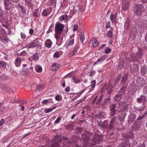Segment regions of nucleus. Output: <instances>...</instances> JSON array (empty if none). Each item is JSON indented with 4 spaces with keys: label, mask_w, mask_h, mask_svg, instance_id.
<instances>
[{
    "label": "nucleus",
    "mask_w": 147,
    "mask_h": 147,
    "mask_svg": "<svg viewBox=\"0 0 147 147\" xmlns=\"http://www.w3.org/2000/svg\"><path fill=\"white\" fill-rule=\"evenodd\" d=\"M116 111L111 110L110 115L111 120L109 125L105 124L101 121L98 123V125L101 127L104 128L109 127L110 129H114L115 126V121L117 120V118L116 116H115L116 115Z\"/></svg>",
    "instance_id": "f257e3e1"
},
{
    "label": "nucleus",
    "mask_w": 147,
    "mask_h": 147,
    "mask_svg": "<svg viewBox=\"0 0 147 147\" xmlns=\"http://www.w3.org/2000/svg\"><path fill=\"white\" fill-rule=\"evenodd\" d=\"M103 139V136L101 135V132L99 131H96L95 134L91 140L90 144L94 145L92 147H102V146L95 145L96 144H99Z\"/></svg>",
    "instance_id": "f03ea898"
},
{
    "label": "nucleus",
    "mask_w": 147,
    "mask_h": 147,
    "mask_svg": "<svg viewBox=\"0 0 147 147\" xmlns=\"http://www.w3.org/2000/svg\"><path fill=\"white\" fill-rule=\"evenodd\" d=\"M65 25L57 22L55 24V36L58 42L60 38V36L62 33L65 27Z\"/></svg>",
    "instance_id": "7ed1b4c3"
},
{
    "label": "nucleus",
    "mask_w": 147,
    "mask_h": 147,
    "mask_svg": "<svg viewBox=\"0 0 147 147\" xmlns=\"http://www.w3.org/2000/svg\"><path fill=\"white\" fill-rule=\"evenodd\" d=\"M145 9L143 4H135L133 7L134 13L138 15H141L144 11Z\"/></svg>",
    "instance_id": "20e7f679"
},
{
    "label": "nucleus",
    "mask_w": 147,
    "mask_h": 147,
    "mask_svg": "<svg viewBox=\"0 0 147 147\" xmlns=\"http://www.w3.org/2000/svg\"><path fill=\"white\" fill-rule=\"evenodd\" d=\"M143 56L142 53L141 51L137 53H132L130 55L129 61L132 62H139Z\"/></svg>",
    "instance_id": "39448f33"
},
{
    "label": "nucleus",
    "mask_w": 147,
    "mask_h": 147,
    "mask_svg": "<svg viewBox=\"0 0 147 147\" xmlns=\"http://www.w3.org/2000/svg\"><path fill=\"white\" fill-rule=\"evenodd\" d=\"M62 139L61 137L59 135H57L54 138V142L51 145V147H60L61 142Z\"/></svg>",
    "instance_id": "423d86ee"
},
{
    "label": "nucleus",
    "mask_w": 147,
    "mask_h": 147,
    "mask_svg": "<svg viewBox=\"0 0 147 147\" xmlns=\"http://www.w3.org/2000/svg\"><path fill=\"white\" fill-rule=\"evenodd\" d=\"M74 34L73 35L67 40L65 44L66 48L68 49H71L74 43Z\"/></svg>",
    "instance_id": "0eeeda50"
},
{
    "label": "nucleus",
    "mask_w": 147,
    "mask_h": 147,
    "mask_svg": "<svg viewBox=\"0 0 147 147\" xmlns=\"http://www.w3.org/2000/svg\"><path fill=\"white\" fill-rule=\"evenodd\" d=\"M127 112V111L126 110V108H124L123 110L119 112L118 118L120 121L122 122L124 120L126 115Z\"/></svg>",
    "instance_id": "6e6552de"
},
{
    "label": "nucleus",
    "mask_w": 147,
    "mask_h": 147,
    "mask_svg": "<svg viewBox=\"0 0 147 147\" xmlns=\"http://www.w3.org/2000/svg\"><path fill=\"white\" fill-rule=\"evenodd\" d=\"M137 102L139 103H141L142 102L143 105H145L147 102L146 96L143 95H141L140 97L137 98Z\"/></svg>",
    "instance_id": "1a4fd4ad"
},
{
    "label": "nucleus",
    "mask_w": 147,
    "mask_h": 147,
    "mask_svg": "<svg viewBox=\"0 0 147 147\" xmlns=\"http://www.w3.org/2000/svg\"><path fill=\"white\" fill-rule=\"evenodd\" d=\"M80 45L79 43L76 45L73 51L69 53V56H73L75 55H77L78 53L80 51Z\"/></svg>",
    "instance_id": "9d476101"
},
{
    "label": "nucleus",
    "mask_w": 147,
    "mask_h": 147,
    "mask_svg": "<svg viewBox=\"0 0 147 147\" xmlns=\"http://www.w3.org/2000/svg\"><path fill=\"white\" fill-rule=\"evenodd\" d=\"M134 124L135 125V127L136 129L138 130H140L142 126H143L142 121L139 120H137V119H136L135 121Z\"/></svg>",
    "instance_id": "9b49d317"
},
{
    "label": "nucleus",
    "mask_w": 147,
    "mask_h": 147,
    "mask_svg": "<svg viewBox=\"0 0 147 147\" xmlns=\"http://www.w3.org/2000/svg\"><path fill=\"white\" fill-rule=\"evenodd\" d=\"M130 68V71L131 72L135 73L138 71L139 69V65L136 64L134 63L131 65Z\"/></svg>",
    "instance_id": "f8f14e48"
},
{
    "label": "nucleus",
    "mask_w": 147,
    "mask_h": 147,
    "mask_svg": "<svg viewBox=\"0 0 147 147\" xmlns=\"http://www.w3.org/2000/svg\"><path fill=\"white\" fill-rule=\"evenodd\" d=\"M4 4L5 6V9L7 13H10L9 10L11 8L10 3L7 0H4Z\"/></svg>",
    "instance_id": "ddd939ff"
},
{
    "label": "nucleus",
    "mask_w": 147,
    "mask_h": 147,
    "mask_svg": "<svg viewBox=\"0 0 147 147\" xmlns=\"http://www.w3.org/2000/svg\"><path fill=\"white\" fill-rule=\"evenodd\" d=\"M137 116L133 114H130L128 117V122L130 123H131L135 120Z\"/></svg>",
    "instance_id": "4468645a"
},
{
    "label": "nucleus",
    "mask_w": 147,
    "mask_h": 147,
    "mask_svg": "<svg viewBox=\"0 0 147 147\" xmlns=\"http://www.w3.org/2000/svg\"><path fill=\"white\" fill-rule=\"evenodd\" d=\"M117 17L116 15L111 14L110 16V19L112 24H116L117 23Z\"/></svg>",
    "instance_id": "2eb2a0df"
},
{
    "label": "nucleus",
    "mask_w": 147,
    "mask_h": 147,
    "mask_svg": "<svg viewBox=\"0 0 147 147\" xmlns=\"http://www.w3.org/2000/svg\"><path fill=\"white\" fill-rule=\"evenodd\" d=\"M90 43L91 44V45L93 47H96L98 44V42L97 41L96 39L94 38L91 39Z\"/></svg>",
    "instance_id": "dca6fc26"
},
{
    "label": "nucleus",
    "mask_w": 147,
    "mask_h": 147,
    "mask_svg": "<svg viewBox=\"0 0 147 147\" xmlns=\"http://www.w3.org/2000/svg\"><path fill=\"white\" fill-rule=\"evenodd\" d=\"M111 102V99L110 98L105 99L103 102V104L102 105V106L103 108H105L107 105H109Z\"/></svg>",
    "instance_id": "f3484780"
},
{
    "label": "nucleus",
    "mask_w": 147,
    "mask_h": 147,
    "mask_svg": "<svg viewBox=\"0 0 147 147\" xmlns=\"http://www.w3.org/2000/svg\"><path fill=\"white\" fill-rule=\"evenodd\" d=\"M96 84V81L95 80H93L91 82V85L90 86H89V87L91 86L89 91V92H92L94 90Z\"/></svg>",
    "instance_id": "a211bd4d"
},
{
    "label": "nucleus",
    "mask_w": 147,
    "mask_h": 147,
    "mask_svg": "<svg viewBox=\"0 0 147 147\" xmlns=\"http://www.w3.org/2000/svg\"><path fill=\"white\" fill-rule=\"evenodd\" d=\"M21 59L20 58H16L14 61L15 66L17 67H20L21 65Z\"/></svg>",
    "instance_id": "6ab92c4d"
},
{
    "label": "nucleus",
    "mask_w": 147,
    "mask_h": 147,
    "mask_svg": "<svg viewBox=\"0 0 147 147\" xmlns=\"http://www.w3.org/2000/svg\"><path fill=\"white\" fill-rule=\"evenodd\" d=\"M95 116L96 118L100 119L105 118L106 117L105 113L103 112H101L98 114L96 115Z\"/></svg>",
    "instance_id": "aec40b11"
},
{
    "label": "nucleus",
    "mask_w": 147,
    "mask_h": 147,
    "mask_svg": "<svg viewBox=\"0 0 147 147\" xmlns=\"http://www.w3.org/2000/svg\"><path fill=\"white\" fill-rule=\"evenodd\" d=\"M51 11L48 9H45L42 11V16L47 17L51 13Z\"/></svg>",
    "instance_id": "412c9836"
},
{
    "label": "nucleus",
    "mask_w": 147,
    "mask_h": 147,
    "mask_svg": "<svg viewBox=\"0 0 147 147\" xmlns=\"http://www.w3.org/2000/svg\"><path fill=\"white\" fill-rule=\"evenodd\" d=\"M128 75L127 74H125L123 76L121 82L122 85H124L126 81Z\"/></svg>",
    "instance_id": "4be33fe9"
},
{
    "label": "nucleus",
    "mask_w": 147,
    "mask_h": 147,
    "mask_svg": "<svg viewBox=\"0 0 147 147\" xmlns=\"http://www.w3.org/2000/svg\"><path fill=\"white\" fill-rule=\"evenodd\" d=\"M52 44V42L51 40L49 39H47L45 42V45L48 48H51Z\"/></svg>",
    "instance_id": "5701e85b"
},
{
    "label": "nucleus",
    "mask_w": 147,
    "mask_h": 147,
    "mask_svg": "<svg viewBox=\"0 0 147 147\" xmlns=\"http://www.w3.org/2000/svg\"><path fill=\"white\" fill-rule=\"evenodd\" d=\"M105 59L104 57H102L98 59L96 61L94 64V65L98 64L99 63H101L102 61H103Z\"/></svg>",
    "instance_id": "b1692460"
},
{
    "label": "nucleus",
    "mask_w": 147,
    "mask_h": 147,
    "mask_svg": "<svg viewBox=\"0 0 147 147\" xmlns=\"http://www.w3.org/2000/svg\"><path fill=\"white\" fill-rule=\"evenodd\" d=\"M59 66V64L57 63L53 64L51 67V69L53 71H56L58 69Z\"/></svg>",
    "instance_id": "393cba45"
},
{
    "label": "nucleus",
    "mask_w": 147,
    "mask_h": 147,
    "mask_svg": "<svg viewBox=\"0 0 147 147\" xmlns=\"http://www.w3.org/2000/svg\"><path fill=\"white\" fill-rule=\"evenodd\" d=\"M129 5V3L127 2H126L125 1L124 2L123 5L122 7V10L124 11H125L128 8Z\"/></svg>",
    "instance_id": "a878e982"
},
{
    "label": "nucleus",
    "mask_w": 147,
    "mask_h": 147,
    "mask_svg": "<svg viewBox=\"0 0 147 147\" xmlns=\"http://www.w3.org/2000/svg\"><path fill=\"white\" fill-rule=\"evenodd\" d=\"M122 94H117L114 97V100L116 101H118L120 100L122 98Z\"/></svg>",
    "instance_id": "bb28decb"
},
{
    "label": "nucleus",
    "mask_w": 147,
    "mask_h": 147,
    "mask_svg": "<svg viewBox=\"0 0 147 147\" xmlns=\"http://www.w3.org/2000/svg\"><path fill=\"white\" fill-rule=\"evenodd\" d=\"M127 87L125 86H122L118 91V93L121 94H124L126 90Z\"/></svg>",
    "instance_id": "cd10ccee"
},
{
    "label": "nucleus",
    "mask_w": 147,
    "mask_h": 147,
    "mask_svg": "<svg viewBox=\"0 0 147 147\" xmlns=\"http://www.w3.org/2000/svg\"><path fill=\"white\" fill-rule=\"evenodd\" d=\"M42 68L40 66L37 65L35 66V71L38 73H40L42 71Z\"/></svg>",
    "instance_id": "c85d7f7f"
},
{
    "label": "nucleus",
    "mask_w": 147,
    "mask_h": 147,
    "mask_svg": "<svg viewBox=\"0 0 147 147\" xmlns=\"http://www.w3.org/2000/svg\"><path fill=\"white\" fill-rule=\"evenodd\" d=\"M7 63L3 61H0V68H5L7 66Z\"/></svg>",
    "instance_id": "c756f323"
},
{
    "label": "nucleus",
    "mask_w": 147,
    "mask_h": 147,
    "mask_svg": "<svg viewBox=\"0 0 147 147\" xmlns=\"http://www.w3.org/2000/svg\"><path fill=\"white\" fill-rule=\"evenodd\" d=\"M72 79L73 82L76 84H78L80 82V80L77 76H73L72 77Z\"/></svg>",
    "instance_id": "7c9ffc66"
},
{
    "label": "nucleus",
    "mask_w": 147,
    "mask_h": 147,
    "mask_svg": "<svg viewBox=\"0 0 147 147\" xmlns=\"http://www.w3.org/2000/svg\"><path fill=\"white\" fill-rule=\"evenodd\" d=\"M147 115V111H146L144 113V114L141 115L140 116L138 117L136 119L137 120H139L140 121H141V120L144 117H145Z\"/></svg>",
    "instance_id": "2f4dec72"
},
{
    "label": "nucleus",
    "mask_w": 147,
    "mask_h": 147,
    "mask_svg": "<svg viewBox=\"0 0 147 147\" xmlns=\"http://www.w3.org/2000/svg\"><path fill=\"white\" fill-rule=\"evenodd\" d=\"M122 147H130V144L128 141L124 142L122 145Z\"/></svg>",
    "instance_id": "473e14b6"
},
{
    "label": "nucleus",
    "mask_w": 147,
    "mask_h": 147,
    "mask_svg": "<svg viewBox=\"0 0 147 147\" xmlns=\"http://www.w3.org/2000/svg\"><path fill=\"white\" fill-rule=\"evenodd\" d=\"M111 30H109V31H108L107 33V35L109 37L112 38L113 36V30L112 27H111Z\"/></svg>",
    "instance_id": "72a5a7b5"
},
{
    "label": "nucleus",
    "mask_w": 147,
    "mask_h": 147,
    "mask_svg": "<svg viewBox=\"0 0 147 147\" xmlns=\"http://www.w3.org/2000/svg\"><path fill=\"white\" fill-rule=\"evenodd\" d=\"M36 47L35 44L34 43L33 41L32 42H30L28 45H27V47L28 48H34Z\"/></svg>",
    "instance_id": "f704fd0d"
},
{
    "label": "nucleus",
    "mask_w": 147,
    "mask_h": 147,
    "mask_svg": "<svg viewBox=\"0 0 147 147\" xmlns=\"http://www.w3.org/2000/svg\"><path fill=\"white\" fill-rule=\"evenodd\" d=\"M75 133L77 134L80 133L82 131V129L79 127H77L75 129Z\"/></svg>",
    "instance_id": "c9c22d12"
},
{
    "label": "nucleus",
    "mask_w": 147,
    "mask_h": 147,
    "mask_svg": "<svg viewBox=\"0 0 147 147\" xmlns=\"http://www.w3.org/2000/svg\"><path fill=\"white\" fill-rule=\"evenodd\" d=\"M56 108V107L54 106L51 108L45 109V111L46 113H48L52 111L53 109H55Z\"/></svg>",
    "instance_id": "e433bc0d"
},
{
    "label": "nucleus",
    "mask_w": 147,
    "mask_h": 147,
    "mask_svg": "<svg viewBox=\"0 0 147 147\" xmlns=\"http://www.w3.org/2000/svg\"><path fill=\"white\" fill-rule=\"evenodd\" d=\"M103 96L102 95L99 98H98L97 101L96 102V105H99L102 101L103 99Z\"/></svg>",
    "instance_id": "4c0bfd02"
},
{
    "label": "nucleus",
    "mask_w": 147,
    "mask_h": 147,
    "mask_svg": "<svg viewBox=\"0 0 147 147\" xmlns=\"http://www.w3.org/2000/svg\"><path fill=\"white\" fill-rule=\"evenodd\" d=\"M3 90L9 93L12 92V91L11 89L7 86L4 87L3 88Z\"/></svg>",
    "instance_id": "58836bf2"
},
{
    "label": "nucleus",
    "mask_w": 147,
    "mask_h": 147,
    "mask_svg": "<svg viewBox=\"0 0 147 147\" xmlns=\"http://www.w3.org/2000/svg\"><path fill=\"white\" fill-rule=\"evenodd\" d=\"M116 104H112L110 105L109 109L111 110H116Z\"/></svg>",
    "instance_id": "ea45409f"
},
{
    "label": "nucleus",
    "mask_w": 147,
    "mask_h": 147,
    "mask_svg": "<svg viewBox=\"0 0 147 147\" xmlns=\"http://www.w3.org/2000/svg\"><path fill=\"white\" fill-rule=\"evenodd\" d=\"M55 100L58 101H60L62 100V97L60 95H57L55 97Z\"/></svg>",
    "instance_id": "a19ab883"
},
{
    "label": "nucleus",
    "mask_w": 147,
    "mask_h": 147,
    "mask_svg": "<svg viewBox=\"0 0 147 147\" xmlns=\"http://www.w3.org/2000/svg\"><path fill=\"white\" fill-rule=\"evenodd\" d=\"M40 40V38H37L35 39L33 41L34 43L35 44L36 47L40 45L39 40Z\"/></svg>",
    "instance_id": "79ce46f5"
},
{
    "label": "nucleus",
    "mask_w": 147,
    "mask_h": 147,
    "mask_svg": "<svg viewBox=\"0 0 147 147\" xmlns=\"http://www.w3.org/2000/svg\"><path fill=\"white\" fill-rule=\"evenodd\" d=\"M6 33V31L3 28L0 27V34L2 36L4 35Z\"/></svg>",
    "instance_id": "37998d69"
},
{
    "label": "nucleus",
    "mask_w": 147,
    "mask_h": 147,
    "mask_svg": "<svg viewBox=\"0 0 147 147\" xmlns=\"http://www.w3.org/2000/svg\"><path fill=\"white\" fill-rule=\"evenodd\" d=\"M146 107L145 105H143L140 107L138 108V110L139 111H142L146 108Z\"/></svg>",
    "instance_id": "c03bdc74"
},
{
    "label": "nucleus",
    "mask_w": 147,
    "mask_h": 147,
    "mask_svg": "<svg viewBox=\"0 0 147 147\" xmlns=\"http://www.w3.org/2000/svg\"><path fill=\"white\" fill-rule=\"evenodd\" d=\"M68 16H67L66 15H64L60 17V19L61 21L65 20L67 19Z\"/></svg>",
    "instance_id": "a18cd8bd"
},
{
    "label": "nucleus",
    "mask_w": 147,
    "mask_h": 147,
    "mask_svg": "<svg viewBox=\"0 0 147 147\" xmlns=\"http://www.w3.org/2000/svg\"><path fill=\"white\" fill-rule=\"evenodd\" d=\"M3 105V103H0V112H3L5 111V108L3 106H2Z\"/></svg>",
    "instance_id": "49530a36"
},
{
    "label": "nucleus",
    "mask_w": 147,
    "mask_h": 147,
    "mask_svg": "<svg viewBox=\"0 0 147 147\" xmlns=\"http://www.w3.org/2000/svg\"><path fill=\"white\" fill-rule=\"evenodd\" d=\"M85 37L84 34H83L82 33L80 35V39L81 42H83L84 40L85 39Z\"/></svg>",
    "instance_id": "de8ad7c7"
},
{
    "label": "nucleus",
    "mask_w": 147,
    "mask_h": 147,
    "mask_svg": "<svg viewBox=\"0 0 147 147\" xmlns=\"http://www.w3.org/2000/svg\"><path fill=\"white\" fill-rule=\"evenodd\" d=\"M60 56V54L59 52H56L53 55V57L55 58H58Z\"/></svg>",
    "instance_id": "09e8293b"
},
{
    "label": "nucleus",
    "mask_w": 147,
    "mask_h": 147,
    "mask_svg": "<svg viewBox=\"0 0 147 147\" xmlns=\"http://www.w3.org/2000/svg\"><path fill=\"white\" fill-rule=\"evenodd\" d=\"M10 40L6 38H1V41L3 43H6L8 42V41H9Z\"/></svg>",
    "instance_id": "8fccbe9b"
},
{
    "label": "nucleus",
    "mask_w": 147,
    "mask_h": 147,
    "mask_svg": "<svg viewBox=\"0 0 147 147\" xmlns=\"http://www.w3.org/2000/svg\"><path fill=\"white\" fill-rule=\"evenodd\" d=\"M33 58L34 61H37L39 57L36 54H34L33 55Z\"/></svg>",
    "instance_id": "3c124183"
},
{
    "label": "nucleus",
    "mask_w": 147,
    "mask_h": 147,
    "mask_svg": "<svg viewBox=\"0 0 147 147\" xmlns=\"http://www.w3.org/2000/svg\"><path fill=\"white\" fill-rule=\"evenodd\" d=\"M98 96H96L93 99V100L92 101V104H94L96 102V101L97 100H98Z\"/></svg>",
    "instance_id": "603ef678"
},
{
    "label": "nucleus",
    "mask_w": 147,
    "mask_h": 147,
    "mask_svg": "<svg viewBox=\"0 0 147 147\" xmlns=\"http://www.w3.org/2000/svg\"><path fill=\"white\" fill-rule=\"evenodd\" d=\"M61 118H62L60 116L58 117L57 118V119L55 121L54 125H55V124H56L58 123L61 120Z\"/></svg>",
    "instance_id": "864d4df0"
},
{
    "label": "nucleus",
    "mask_w": 147,
    "mask_h": 147,
    "mask_svg": "<svg viewBox=\"0 0 147 147\" xmlns=\"http://www.w3.org/2000/svg\"><path fill=\"white\" fill-rule=\"evenodd\" d=\"M111 51V49L109 48H107L105 50V53L106 54H108Z\"/></svg>",
    "instance_id": "5fc2aeb1"
},
{
    "label": "nucleus",
    "mask_w": 147,
    "mask_h": 147,
    "mask_svg": "<svg viewBox=\"0 0 147 147\" xmlns=\"http://www.w3.org/2000/svg\"><path fill=\"white\" fill-rule=\"evenodd\" d=\"M106 28H109L110 27L111 23L109 22H107L106 23Z\"/></svg>",
    "instance_id": "6e6d98bb"
},
{
    "label": "nucleus",
    "mask_w": 147,
    "mask_h": 147,
    "mask_svg": "<svg viewBox=\"0 0 147 147\" xmlns=\"http://www.w3.org/2000/svg\"><path fill=\"white\" fill-rule=\"evenodd\" d=\"M21 35V38L22 39H25L26 38V36L25 34L23 32H21L20 33Z\"/></svg>",
    "instance_id": "4d7b16f0"
},
{
    "label": "nucleus",
    "mask_w": 147,
    "mask_h": 147,
    "mask_svg": "<svg viewBox=\"0 0 147 147\" xmlns=\"http://www.w3.org/2000/svg\"><path fill=\"white\" fill-rule=\"evenodd\" d=\"M119 107L122 106L123 107L125 106V102L124 101L120 102L119 103Z\"/></svg>",
    "instance_id": "13d9d810"
},
{
    "label": "nucleus",
    "mask_w": 147,
    "mask_h": 147,
    "mask_svg": "<svg viewBox=\"0 0 147 147\" xmlns=\"http://www.w3.org/2000/svg\"><path fill=\"white\" fill-rule=\"evenodd\" d=\"M143 92L144 94H147V86H145L143 89Z\"/></svg>",
    "instance_id": "bf43d9fd"
},
{
    "label": "nucleus",
    "mask_w": 147,
    "mask_h": 147,
    "mask_svg": "<svg viewBox=\"0 0 147 147\" xmlns=\"http://www.w3.org/2000/svg\"><path fill=\"white\" fill-rule=\"evenodd\" d=\"M121 78V76H120L118 77H117L116 78L115 80H114V82L117 84V83L119 81V80H120Z\"/></svg>",
    "instance_id": "052dcab7"
},
{
    "label": "nucleus",
    "mask_w": 147,
    "mask_h": 147,
    "mask_svg": "<svg viewBox=\"0 0 147 147\" xmlns=\"http://www.w3.org/2000/svg\"><path fill=\"white\" fill-rule=\"evenodd\" d=\"M78 28V26L77 24H75L74 25V28L73 29V31L74 32L77 31Z\"/></svg>",
    "instance_id": "680f3d73"
},
{
    "label": "nucleus",
    "mask_w": 147,
    "mask_h": 147,
    "mask_svg": "<svg viewBox=\"0 0 147 147\" xmlns=\"http://www.w3.org/2000/svg\"><path fill=\"white\" fill-rule=\"evenodd\" d=\"M5 121L4 119H1L0 121V126L3 125Z\"/></svg>",
    "instance_id": "e2e57ef3"
},
{
    "label": "nucleus",
    "mask_w": 147,
    "mask_h": 147,
    "mask_svg": "<svg viewBox=\"0 0 147 147\" xmlns=\"http://www.w3.org/2000/svg\"><path fill=\"white\" fill-rule=\"evenodd\" d=\"M127 136L128 137L130 138H133V135L132 133H129L127 134Z\"/></svg>",
    "instance_id": "0e129e2a"
},
{
    "label": "nucleus",
    "mask_w": 147,
    "mask_h": 147,
    "mask_svg": "<svg viewBox=\"0 0 147 147\" xmlns=\"http://www.w3.org/2000/svg\"><path fill=\"white\" fill-rule=\"evenodd\" d=\"M48 102V100L47 99H46L43 100L42 102V103L43 104V105H44L46 104Z\"/></svg>",
    "instance_id": "69168bd1"
},
{
    "label": "nucleus",
    "mask_w": 147,
    "mask_h": 147,
    "mask_svg": "<svg viewBox=\"0 0 147 147\" xmlns=\"http://www.w3.org/2000/svg\"><path fill=\"white\" fill-rule=\"evenodd\" d=\"M34 32V30L33 29L31 28L29 30V34L32 35L33 34Z\"/></svg>",
    "instance_id": "338daca9"
},
{
    "label": "nucleus",
    "mask_w": 147,
    "mask_h": 147,
    "mask_svg": "<svg viewBox=\"0 0 147 147\" xmlns=\"http://www.w3.org/2000/svg\"><path fill=\"white\" fill-rule=\"evenodd\" d=\"M70 88L69 87H67L65 90V91L67 92H69L70 91Z\"/></svg>",
    "instance_id": "774afa93"
}]
</instances>
